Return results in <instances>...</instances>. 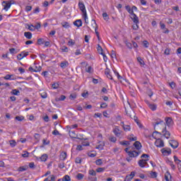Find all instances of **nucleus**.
I'll list each match as a JSON object with an SVG mask.
<instances>
[{
	"instance_id": "56",
	"label": "nucleus",
	"mask_w": 181,
	"mask_h": 181,
	"mask_svg": "<svg viewBox=\"0 0 181 181\" xmlns=\"http://www.w3.org/2000/svg\"><path fill=\"white\" fill-rule=\"evenodd\" d=\"M132 28L134 29V30H138V29L139 28L138 23H134V25L132 26Z\"/></svg>"
},
{
	"instance_id": "60",
	"label": "nucleus",
	"mask_w": 181,
	"mask_h": 181,
	"mask_svg": "<svg viewBox=\"0 0 181 181\" xmlns=\"http://www.w3.org/2000/svg\"><path fill=\"white\" fill-rule=\"evenodd\" d=\"M23 158H28L29 153L28 151H25L23 154H22Z\"/></svg>"
},
{
	"instance_id": "12",
	"label": "nucleus",
	"mask_w": 181,
	"mask_h": 181,
	"mask_svg": "<svg viewBox=\"0 0 181 181\" xmlns=\"http://www.w3.org/2000/svg\"><path fill=\"white\" fill-rule=\"evenodd\" d=\"M122 131H121L118 127H116L114 129H113V133L115 134V135L116 136H119V135H121Z\"/></svg>"
},
{
	"instance_id": "41",
	"label": "nucleus",
	"mask_w": 181,
	"mask_h": 181,
	"mask_svg": "<svg viewBox=\"0 0 181 181\" xmlns=\"http://www.w3.org/2000/svg\"><path fill=\"white\" fill-rule=\"evenodd\" d=\"M98 52L100 54H104V52H103V47H101L100 45H98Z\"/></svg>"
},
{
	"instance_id": "35",
	"label": "nucleus",
	"mask_w": 181,
	"mask_h": 181,
	"mask_svg": "<svg viewBox=\"0 0 181 181\" xmlns=\"http://www.w3.org/2000/svg\"><path fill=\"white\" fill-rule=\"evenodd\" d=\"M62 25L65 29H69V28H70V24L67 22L62 23Z\"/></svg>"
},
{
	"instance_id": "44",
	"label": "nucleus",
	"mask_w": 181,
	"mask_h": 181,
	"mask_svg": "<svg viewBox=\"0 0 181 181\" xmlns=\"http://www.w3.org/2000/svg\"><path fill=\"white\" fill-rule=\"evenodd\" d=\"M124 131L127 132V131H131V126L129 125H125L123 127Z\"/></svg>"
},
{
	"instance_id": "49",
	"label": "nucleus",
	"mask_w": 181,
	"mask_h": 181,
	"mask_svg": "<svg viewBox=\"0 0 181 181\" xmlns=\"http://www.w3.org/2000/svg\"><path fill=\"white\" fill-rule=\"evenodd\" d=\"M32 28H35V29H40L41 25L40 23H37L35 26L33 25H31Z\"/></svg>"
},
{
	"instance_id": "4",
	"label": "nucleus",
	"mask_w": 181,
	"mask_h": 181,
	"mask_svg": "<svg viewBox=\"0 0 181 181\" xmlns=\"http://www.w3.org/2000/svg\"><path fill=\"white\" fill-rule=\"evenodd\" d=\"M155 145L157 148H163V146H165V143L163 142V140L157 139L155 142Z\"/></svg>"
},
{
	"instance_id": "23",
	"label": "nucleus",
	"mask_w": 181,
	"mask_h": 181,
	"mask_svg": "<svg viewBox=\"0 0 181 181\" xmlns=\"http://www.w3.org/2000/svg\"><path fill=\"white\" fill-rule=\"evenodd\" d=\"M60 67L62 69H66V67H69V62L67 61H65L64 62H61Z\"/></svg>"
},
{
	"instance_id": "62",
	"label": "nucleus",
	"mask_w": 181,
	"mask_h": 181,
	"mask_svg": "<svg viewBox=\"0 0 181 181\" xmlns=\"http://www.w3.org/2000/svg\"><path fill=\"white\" fill-rule=\"evenodd\" d=\"M170 86L173 89L176 87V83L175 82H171L170 83Z\"/></svg>"
},
{
	"instance_id": "29",
	"label": "nucleus",
	"mask_w": 181,
	"mask_h": 181,
	"mask_svg": "<svg viewBox=\"0 0 181 181\" xmlns=\"http://www.w3.org/2000/svg\"><path fill=\"white\" fill-rule=\"evenodd\" d=\"M76 177L78 180H83L84 178V175L82 173H78Z\"/></svg>"
},
{
	"instance_id": "20",
	"label": "nucleus",
	"mask_w": 181,
	"mask_h": 181,
	"mask_svg": "<svg viewBox=\"0 0 181 181\" xmlns=\"http://www.w3.org/2000/svg\"><path fill=\"white\" fill-rule=\"evenodd\" d=\"M4 80H16V78L14 77V75L7 74L4 77Z\"/></svg>"
},
{
	"instance_id": "2",
	"label": "nucleus",
	"mask_w": 181,
	"mask_h": 181,
	"mask_svg": "<svg viewBox=\"0 0 181 181\" xmlns=\"http://www.w3.org/2000/svg\"><path fill=\"white\" fill-rule=\"evenodd\" d=\"M78 6L80 11H81L83 13V18H84L86 23H88V22H87V19H88V17H87V11L86 10V6L84 5V4H83V2H79Z\"/></svg>"
},
{
	"instance_id": "16",
	"label": "nucleus",
	"mask_w": 181,
	"mask_h": 181,
	"mask_svg": "<svg viewBox=\"0 0 181 181\" xmlns=\"http://www.w3.org/2000/svg\"><path fill=\"white\" fill-rule=\"evenodd\" d=\"M134 146L137 149V151H139V149L142 148V144H141V142L136 141L134 143Z\"/></svg>"
},
{
	"instance_id": "30",
	"label": "nucleus",
	"mask_w": 181,
	"mask_h": 181,
	"mask_svg": "<svg viewBox=\"0 0 181 181\" xmlns=\"http://www.w3.org/2000/svg\"><path fill=\"white\" fill-rule=\"evenodd\" d=\"M125 9H126V11H127V12H129L130 13V15H132V13H134V11H132V8H131V6H126Z\"/></svg>"
},
{
	"instance_id": "43",
	"label": "nucleus",
	"mask_w": 181,
	"mask_h": 181,
	"mask_svg": "<svg viewBox=\"0 0 181 181\" xmlns=\"http://www.w3.org/2000/svg\"><path fill=\"white\" fill-rule=\"evenodd\" d=\"M94 118H101V117H103V114L100 113V112H96L94 115Z\"/></svg>"
},
{
	"instance_id": "18",
	"label": "nucleus",
	"mask_w": 181,
	"mask_h": 181,
	"mask_svg": "<svg viewBox=\"0 0 181 181\" xmlns=\"http://www.w3.org/2000/svg\"><path fill=\"white\" fill-rule=\"evenodd\" d=\"M69 136L71 138H74L75 139H79L78 138H77V134H76V132H74V131H69Z\"/></svg>"
},
{
	"instance_id": "53",
	"label": "nucleus",
	"mask_w": 181,
	"mask_h": 181,
	"mask_svg": "<svg viewBox=\"0 0 181 181\" xmlns=\"http://www.w3.org/2000/svg\"><path fill=\"white\" fill-rule=\"evenodd\" d=\"M89 175H91V176H95L97 175V173L94 170H89Z\"/></svg>"
},
{
	"instance_id": "26",
	"label": "nucleus",
	"mask_w": 181,
	"mask_h": 181,
	"mask_svg": "<svg viewBox=\"0 0 181 181\" xmlns=\"http://www.w3.org/2000/svg\"><path fill=\"white\" fill-rule=\"evenodd\" d=\"M24 36H25V37H26V39L30 40V39H32V33L25 32Z\"/></svg>"
},
{
	"instance_id": "14",
	"label": "nucleus",
	"mask_w": 181,
	"mask_h": 181,
	"mask_svg": "<svg viewBox=\"0 0 181 181\" xmlns=\"http://www.w3.org/2000/svg\"><path fill=\"white\" fill-rule=\"evenodd\" d=\"M161 152L163 155H170L172 153L170 148H168V150H166V148H162Z\"/></svg>"
},
{
	"instance_id": "24",
	"label": "nucleus",
	"mask_w": 181,
	"mask_h": 181,
	"mask_svg": "<svg viewBox=\"0 0 181 181\" xmlns=\"http://www.w3.org/2000/svg\"><path fill=\"white\" fill-rule=\"evenodd\" d=\"M47 158H49L47 154H42L40 159L41 162H46V160H47Z\"/></svg>"
},
{
	"instance_id": "8",
	"label": "nucleus",
	"mask_w": 181,
	"mask_h": 181,
	"mask_svg": "<svg viewBox=\"0 0 181 181\" xmlns=\"http://www.w3.org/2000/svg\"><path fill=\"white\" fill-rule=\"evenodd\" d=\"M2 6H4L3 9L6 11H8L9 8H11V4H9L8 1H4L2 2Z\"/></svg>"
},
{
	"instance_id": "50",
	"label": "nucleus",
	"mask_w": 181,
	"mask_h": 181,
	"mask_svg": "<svg viewBox=\"0 0 181 181\" xmlns=\"http://www.w3.org/2000/svg\"><path fill=\"white\" fill-rule=\"evenodd\" d=\"M121 145H125L126 146H128L129 145V141H123L120 142Z\"/></svg>"
},
{
	"instance_id": "22",
	"label": "nucleus",
	"mask_w": 181,
	"mask_h": 181,
	"mask_svg": "<svg viewBox=\"0 0 181 181\" xmlns=\"http://www.w3.org/2000/svg\"><path fill=\"white\" fill-rule=\"evenodd\" d=\"M167 163L171 166V169H173V170H176V165L173 164V161H171L170 160H168Z\"/></svg>"
},
{
	"instance_id": "48",
	"label": "nucleus",
	"mask_w": 181,
	"mask_h": 181,
	"mask_svg": "<svg viewBox=\"0 0 181 181\" xmlns=\"http://www.w3.org/2000/svg\"><path fill=\"white\" fill-rule=\"evenodd\" d=\"M103 16L105 21H108V19H110L107 13H103Z\"/></svg>"
},
{
	"instance_id": "27",
	"label": "nucleus",
	"mask_w": 181,
	"mask_h": 181,
	"mask_svg": "<svg viewBox=\"0 0 181 181\" xmlns=\"http://www.w3.org/2000/svg\"><path fill=\"white\" fill-rule=\"evenodd\" d=\"M28 165L21 166L18 168V172H25V170H28Z\"/></svg>"
},
{
	"instance_id": "33",
	"label": "nucleus",
	"mask_w": 181,
	"mask_h": 181,
	"mask_svg": "<svg viewBox=\"0 0 181 181\" xmlns=\"http://www.w3.org/2000/svg\"><path fill=\"white\" fill-rule=\"evenodd\" d=\"M148 107L150 108V110H152V111H156V105L155 104H150L148 105Z\"/></svg>"
},
{
	"instance_id": "39",
	"label": "nucleus",
	"mask_w": 181,
	"mask_h": 181,
	"mask_svg": "<svg viewBox=\"0 0 181 181\" xmlns=\"http://www.w3.org/2000/svg\"><path fill=\"white\" fill-rule=\"evenodd\" d=\"M95 163H96V165H98V166H101V165H103V160L98 159L95 160Z\"/></svg>"
},
{
	"instance_id": "31",
	"label": "nucleus",
	"mask_w": 181,
	"mask_h": 181,
	"mask_svg": "<svg viewBox=\"0 0 181 181\" xmlns=\"http://www.w3.org/2000/svg\"><path fill=\"white\" fill-rule=\"evenodd\" d=\"M9 144L11 148H15V146H16V141L15 140H10Z\"/></svg>"
},
{
	"instance_id": "64",
	"label": "nucleus",
	"mask_w": 181,
	"mask_h": 181,
	"mask_svg": "<svg viewBox=\"0 0 181 181\" xmlns=\"http://www.w3.org/2000/svg\"><path fill=\"white\" fill-rule=\"evenodd\" d=\"M88 180L90 181H97V177H95L94 178L93 177H88Z\"/></svg>"
},
{
	"instance_id": "46",
	"label": "nucleus",
	"mask_w": 181,
	"mask_h": 181,
	"mask_svg": "<svg viewBox=\"0 0 181 181\" xmlns=\"http://www.w3.org/2000/svg\"><path fill=\"white\" fill-rule=\"evenodd\" d=\"M150 175H151V177L155 178V177H157L158 173H156V172L152 171V172L150 173Z\"/></svg>"
},
{
	"instance_id": "37",
	"label": "nucleus",
	"mask_w": 181,
	"mask_h": 181,
	"mask_svg": "<svg viewBox=\"0 0 181 181\" xmlns=\"http://www.w3.org/2000/svg\"><path fill=\"white\" fill-rule=\"evenodd\" d=\"M71 178H70V176L69 175H64L63 179H62V181H71Z\"/></svg>"
},
{
	"instance_id": "25",
	"label": "nucleus",
	"mask_w": 181,
	"mask_h": 181,
	"mask_svg": "<svg viewBox=\"0 0 181 181\" xmlns=\"http://www.w3.org/2000/svg\"><path fill=\"white\" fill-rule=\"evenodd\" d=\"M29 71H34L35 73H37V71H42V66H38V69H34L33 67L30 66L29 68Z\"/></svg>"
},
{
	"instance_id": "6",
	"label": "nucleus",
	"mask_w": 181,
	"mask_h": 181,
	"mask_svg": "<svg viewBox=\"0 0 181 181\" xmlns=\"http://www.w3.org/2000/svg\"><path fill=\"white\" fill-rule=\"evenodd\" d=\"M169 144L173 149H176L179 146V142L176 140H171L169 141Z\"/></svg>"
},
{
	"instance_id": "32",
	"label": "nucleus",
	"mask_w": 181,
	"mask_h": 181,
	"mask_svg": "<svg viewBox=\"0 0 181 181\" xmlns=\"http://www.w3.org/2000/svg\"><path fill=\"white\" fill-rule=\"evenodd\" d=\"M11 94H13V95H19V94H21V92L17 89H14L11 91Z\"/></svg>"
},
{
	"instance_id": "36",
	"label": "nucleus",
	"mask_w": 181,
	"mask_h": 181,
	"mask_svg": "<svg viewBox=\"0 0 181 181\" xmlns=\"http://www.w3.org/2000/svg\"><path fill=\"white\" fill-rule=\"evenodd\" d=\"M137 62L141 65V66H145V62L143 61L142 58L138 57L137 58Z\"/></svg>"
},
{
	"instance_id": "57",
	"label": "nucleus",
	"mask_w": 181,
	"mask_h": 181,
	"mask_svg": "<svg viewBox=\"0 0 181 181\" xmlns=\"http://www.w3.org/2000/svg\"><path fill=\"white\" fill-rule=\"evenodd\" d=\"M62 52H65V53H67V52H69V48L66 46H64L62 48Z\"/></svg>"
},
{
	"instance_id": "45",
	"label": "nucleus",
	"mask_w": 181,
	"mask_h": 181,
	"mask_svg": "<svg viewBox=\"0 0 181 181\" xmlns=\"http://www.w3.org/2000/svg\"><path fill=\"white\" fill-rule=\"evenodd\" d=\"M104 170H105V168H98L96 169V172H98V173H101V172H104Z\"/></svg>"
},
{
	"instance_id": "17",
	"label": "nucleus",
	"mask_w": 181,
	"mask_h": 181,
	"mask_svg": "<svg viewBox=\"0 0 181 181\" xmlns=\"http://www.w3.org/2000/svg\"><path fill=\"white\" fill-rule=\"evenodd\" d=\"M165 123L168 125V127H170V125L173 124V120L172 119V117H167L165 119Z\"/></svg>"
},
{
	"instance_id": "9",
	"label": "nucleus",
	"mask_w": 181,
	"mask_h": 181,
	"mask_svg": "<svg viewBox=\"0 0 181 181\" xmlns=\"http://www.w3.org/2000/svg\"><path fill=\"white\" fill-rule=\"evenodd\" d=\"M130 18H131L132 21H133L134 23H139V18H138L136 16V14H135L134 13L131 14Z\"/></svg>"
},
{
	"instance_id": "51",
	"label": "nucleus",
	"mask_w": 181,
	"mask_h": 181,
	"mask_svg": "<svg viewBox=\"0 0 181 181\" xmlns=\"http://www.w3.org/2000/svg\"><path fill=\"white\" fill-rule=\"evenodd\" d=\"M174 161L175 162V163H177H177H181V160H179V158H177V156H174Z\"/></svg>"
},
{
	"instance_id": "3",
	"label": "nucleus",
	"mask_w": 181,
	"mask_h": 181,
	"mask_svg": "<svg viewBox=\"0 0 181 181\" xmlns=\"http://www.w3.org/2000/svg\"><path fill=\"white\" fill-rule=\"evenodd\" d=\"M124 151L127 152V153H128L129 158H136V156H139V153H141L140 151H129V148H126Z\"/></svg>"
},
{
	"instance_id": "7",
	"label": "nucleus",
	"mask_w": 181,
	"mask_h": 181,
	"mask_svg": "<svg viewBox=\"0 0 181 181\" xmlns=\"http://www.w3.org/2000/svg\"><path fill=\"white\" fill-rule=\"evenodd\" d=\"M148 160H149V159H141L139 160V166H140V168H145V165H148Z\"/></svg>"
},
{
	"instance_id": "34",
	"label": "nucleus",
	"mask_w": 181,
	"mask_h": 181,
	"mask_svg": "<svg viewBox=\"0 0 181 181\" xmlns=\"http://www.w3.org/2000/svg\"><path fill=\"white\" fill-rule=\"evenodd\" d=\"M15 119L17 120V121H19V122H22L25 119V117L23 116H16L15 117Z\"/></svg>"
},
{
	"instance_id": "40",
	"label": "nucleus",
	"mask_w": 181,
	"mask_h": 181,
	"mask_svg": "<svg viewBox=\"0 0 181 181\" xmlns=\"http://www.w3.org/2000/svg\"><path fill=\"white\" fill-rule=\"evenodd\" d=\"M70 100H76L77 98V94L76 93H72L69 96Z\"/></svg>"
},
{
	"instance_id": "55",
	"label": "nucleus",
	"mask_w": 181,
	"mask_h": 181,
	"mask_svg": "<svg viewBox=\"0 0 181 181\" xmlns=\"http://www.w3.org/2000/svg\"><path fill=\"white\" fill-rule=\"evenodd\" d=\"M164 53H165L167 56H169V54H170V49H169V48L165 49Z\"/></svg>"
},
{
	"instance_id": "10",
	"label": "nucleus",
	"mask_w": 181,
	"mask_h": 181,
	"mask_svg": "<svg viewBox=\"0 0 181 181\" xmlns=\"http://www.w3.org/2000/svg\"><path fill=\"white\" fill-rule=\"evenodd\" d=\"M135 176V172L132 171L129 175H127L124 181H131L132 179H134V177Z\"/></svg>"
},
{
	"instance_id": "58",
	"label": "nucleus",
	"mask_w": 181,
	"mask_h": 181,
	"mask_svg": "<svg viewBox=\"0 0 181 181\" xmlns=\"http://www.w3.org/2000/svg\"><path fill=\"white\" fill-rule=\"evenodd\" d=\"M42 98H47V93L46 92H44L40 94Z\"/></svg>"
},
{
	"instance_id": "21",
	"label": "nucleus",
	"mask_w": 181,
	"mask_h": 181,
	"mask_svg": "<svg viewBox=\"0 0 181 181\" xmlns=\"http://www.w3.org/2000/svg\"><path fill=\"white\" fill-rule=\"evenodd\" d=\"M159 134L160 135H161L162 134H160V132H158V131H155L153 132L152 135H148V136H146V138H148V139H151V138H154V139H156V137H155L154 134Z\"/></svg>"
},
{
	"instance_id": "19",
	"label": "nucleus",
	"mask_w": 181,
	"mask_h": 181,
	"mask_svg": "<svg viewBox=\"0 0 181 181\" xmlns=\"http://www.w3.org/2000/svg\"><path fill=\"white\" fill-rule=\"evenodd\" d=\"M74 25L77 28H80L81 26H83V21H81V20H76L74 22Z\"/></svg>"
},
{
	"instance_id": "28",
	"label": "nucleus",
	"mask_w": 181,
	"mask_h": 181,
	"mask_svg": "<svg viewBox=\"0 0 181 181\" xmlns=\"http://www.w3.org/2000/svg\"><path fill=\"white\" fill-rule=\"evenodd\" d=\"M66 100V95H62L59 98H55V101H64Z\"/></svg>"
},
{
	"instance_id": "59",
	"label": "nucleus",
	"mask_w": 181,
	"mask_h": 181,
	"mask_svg": "<svg viewBox=\"0 0 181 181\" xmlns=\"http://www.w3.org/2000/svg\"><path fill=\"white\" fill-rule=\"evenodd\" d=\"M107 107H108V105L106 103H103L100 105V108H107Z\"/></svg>"
},
{
	"instance_id": "54",
	"label": "nucleus",
	"mask_w": 181,
	"mask_h": 181,
	"mask_svg": "<svg viewBox=\"0 0 181 181\" xmlns=\"http://www.w3.org/2000/svg\"><path fill=\"white\" fill-rule=\"evenodd\" d=\"M147 94L148 96L152 97V95H153V92H152V90L148 89Z\"/></svg>"
},
{
	"instance_id": "5",
	"label": "nucleus",
	"mask_w": 181,
	"mask_h": 181,
	"mask_svg": "<svg viewBox=\"0 0 181 181\" xmlns=\"http://www.w3.org/2000/svg\"><path fill=\"white\" fill-rule=\"evenodd\" d=\"M27 56H29V52H22L21 54L17 55V59L18 60H22V59L26 57Z\"/></svg>"
},
{
	"instance_id": "47",
	"label": "nucleus",
	"mask_w": 181,
	"mask_h": 181,
	"mask_svg": "<svg viewBox=\"0 0 181 181\" xmlns=\"http://www.w3.org/2000/svg\"><path fill=\"white\" fill-rule=\"evenodd\" d=\"M143 46H144L146 48L149 47V42L147 40H144L143 42Z\"/></svg>"
},
{
	"instance_id": "38",
	"label": "nucleus",
	"mask_w": 181,
	"mask_h": 181,
	"mask_svg": "<svg viewBox=\"0 0 181 181\" xmlns=\"http://www.w3.org/2000/svg\"><path fill=\"white\" fill-rule=\"evenodd\" d=\"M109 141H110V142H113L114 144H115L117 142V137H115V136H110L109 138Z\"/></svg>"
},
{
	"instance_id": "42",
	"label": "nucleus",
	"mask_w": 181,
	"mask_h": 181,
	"mask_svg": "<svg viewBox=\"0 0 181 181\" xmlns=\"http://www.w3.org/2000/svg\"><path fill=\"white\" fill-rule=\"evenodd\" d=\"M37 43L39 45H43V43H45V40H43V38H40V39L37 40Z\"/></svg>"
},
{
	"instance_id": "52",
	"label": "nucleus",
	"mask_w": 181,
	"mask_h": 181,
	"mask_svg": "<svg viewBox=\"0 0 181 181\" xmlns=\"http://www.w3.org/2000/svg\"><path fill=\"white\" fill-rule=\"evenodd\" d=\"M105 144L103 143V144H99L98 146H96V149H101V150H103V149H104V146H105Z\"/></svg>"
},
{
	"instance_id": "13",
	"label": "nucleus",
	"mask_w": 181,
	"mask_h": 181,
	"mask_svg": "<svg viewBox=\"0 0 181 181\" xmlns=\"http://www.w3.org/2000/svg\"><path fill=\"white\" fill-rule=\"evenodd\" d=\"M165 181H172V175L169 171H167L165 174Z\"/></svg>"
},
{
	"instance_id": "11",
	"label": "nucleus",
	"mask_w": 181,
	"mask_h": 181,
	"mask_svg": "<svg viewBox=\"0 0 181 181\" xmlns=\"http://www.w3.org/2000/svg\"><path fill=\"white\" fill-rule=\"evenodd\" d=\"M92 22H93L95 28V33L98 39L100 40V33H98V26L97 25V23L95 22V20H92Z\"/></svg>"
},
{
	"instance_id": "1",
	"label": "nucleus",
	"mask_w": 181,
	"mask_h": 181,
	"mask_svg": "<svg viewBox=\"0 0 181 181\" xmlns=\"http://www.w3.org/2000/svg\"><path fill=\"white\" fill-rule=\"evenodd\" d=\"M156 125H161V127H163V129L162 131V133L163 134V136H165V138H166L167 139H169V138H170V132L166 130V124H165V122H163V120H160L159 122H156L153 124L154 129H156Z\"/></svg>"
},
{
	"instance_id": "15",
	"label": "nucleus",
	"mask_w": 181,
	"mask_h": 181,
	"mask_svg": "<svg viewBox=\"0 0 181 181\" xmlns=\"http://www.w3.org/2000/svg\"><path fill=\"white\" fill-rule=\"evenodd\" d=\"M66 158H67V153H66L65 151H62L60 154L59 159L61 160H66Z\"/></svg>"
},
{
	"instance_id": "61",
	"label": "nucleus",
	"mask_w": 181,
	"mask_h": 181,
	"mask_svg": "<svg viewBox=\"0 0 181 181\" xmlns=\"http://www.w3.org/2000/svg\"><path fill=\"white\" fill-rule=\"evenodd\" d=\"M81 158L77 157L75 160L76 163H81Z\"/></svg>"
},
{
	"instance_id": "63",
	"label": "nucleus",
	"mask_w": 181,
	"mask_h": 181,
	"mask_svg": "<svg viewBox=\"0 0 181 181\" xmlns=\"http://www.w3.org/2000/svg\"><path fill=\"white\" fill-rule=\"evenodd\" d=\"M25 11H26V12H29V11H32V6H27L25 7Z\"/></svg>"
}]
</instances>
